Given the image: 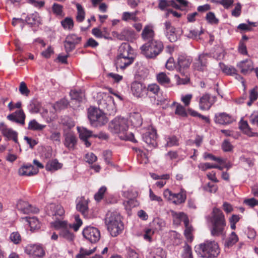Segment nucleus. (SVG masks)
I'll return each mask as SVG.
<instances>
[{"instance_id": "f257e3e1", "label": "nucleus", "mask_w": 258, "mask_h": 258, "mask_svg": "<svg viewBox=\"0 0 258 258\" xmlns=\"http://www.w3.org/2000/svg\"><path fill=\"white\" fill-rule=\"evenodd\" d=\"M211 223L210 232L212 236L219 237L225 235L226 222L222 211L217 208L213 209L210 218Z\"/></svg>"}, {"instance_id": "f03ea898", "label": "nucleus", "mask_w": 258, "mask_h": 258, "mask_svg": "<svg viewBox=\"0 0 258 258\" xmlns=\"http://www.w3.org/2000/svg\"><path fill=\"white\" fill-rule=\"evenodd\" d=\"M105 223L108 231L112 237H116L121 234L124 229L121 216L117 211H108L106 214Z\"/></svg>"}, {"instance_id": "7ed1b4c3", "label": "nucleus", "mask_w": 258, "mask_h": 258, "mask_svg": "<svg viewBox=\"0 0 258 258\" xmlns=\"http://www.w3.org/2000/svg\"><path fill=\"white\" fill-rule=\"evenodd\" d=\"M197 254L203 258L217 257L220 253L218 243L214 240L205 241L195 247Z\"/></svg>"}, {"instance_id": "20e7f679", "label": "nucleus", "mask_w": 258, "mask_h": 258, "mask_svg": "<svg viewBox=\"0 0 258 258\" xmlns=\"http://www.w3.org/2000/svg\"><path fill=\"white\" fill-rule=\"evenodd\" d=\"M191 62L192 59L186 55H180L178 56L177 58V70L184 78H180L178 75H175L177 85L186 84L189 82L187 70Z\"/></svg>"}, {"instance_id": "39448f33", "label": "nucleus", "mask_w": 258, "mask_h": 258, "mask_svg": "<svg viewBox=\"0 0 258 258\" xmlns=\"http://www.w3.org/2000/svg\"><path fill=\"white\" fill-rule=\"evenodd\" d=\"M164 45L161 41L155 40L146 42L140 48L141 53L148 58H155L163 51Z\"/></svg>"}, {"instance_id": "423d86ee", "label": "nucleus", "mask_w": 258, "mask_h": 258, "mask_svg": "<svg viewBox=\"0 0 258 258\" xmlns=\"http://www.w3.org/2000/svg\"><path fill=\"white\" fill-rule=\"evenodd\" d=\"M88 117L91 124L95 126H102L107 122L105 114L99 109L90 107L88 110Z\"/></svg>"}, {"instance_id": "0eeeda50", "label": "nucleus", "mask_w": 258, "mask_h": 258, "mask_svg": "<svg viewBox=\"0 0 258 258\" xmlns=\"http://www.w3.org/2000/svg\"><path fill=\"white\" fill-rule=\"evenodd\" d=\"M128 129L127 120L122 117H116L109 124V130L112 134L124 132Z\"/></svg>"}, {"instance_id": "6e6552de", "label": "nucleus", "mask_w": 258, "mask_h": 258, "mask_svg": "<svg viewBox=\"0 0 258 258\" xmlns=\"http://www.w3.org/2000/svg\"><path fill=\"white\" fill-rule=\"evenodd\" d=\"M83 236L91 243H96L100 238V232L96 227L88 226L82 232Z\"/></svg>"}, {"instance_id": "1a4fd4ad", "label": "nucleus", "mask_w": 258, "mask_h": 258, "mask_svg": "<svg viewBox=\"0 0 258 258\" xmlns=\"http://www.w3.org/2000/svg\"><path fill=\"white\" fill-rule=\"evenodd\" d=\"M157 134L156 129L151 127L143 134V141L150 147L155 148L157 146Z\"/></svg>"}, {"instance_id": "9d476101", "label": "nucleus", "mask_w": 258, "mask_h": 258, "mask_svg": "<svg viewBox=\"0 0 258 258\" xmlns=\"http://www.w3.org/2000/svg\"><path fill=\"white\" fill-rule=\"evenodd\" d=\"M177 218L180 221H183L185 226L184 234L188 241L191 242L193 240V228L189 225V219L187 215L183 212L177 214Z\"/></svg>"}, {"instance_id": "9b49d317", "label": "nucleus", "mask_w": 258, "mask_h": 258, "mask_svg": "<svg viewBox=\"0 0 258 258\" xmlns=\"http://www.w3.org/2000/svg\"><path fill=\"white\" fill-rule=\"evenodd\" d=\"M131 91L133 95L137 98H142L147 95V89L144 83L134 81L131 84Z\"/></svg>"}, {"instance_id": "f8f14e48", "label": "nucleus", "mask_w": 258, "mask_h": 258, "mask_svg": "<svg viewBox=\"0 0 258 258\" xmlns=\"http://www.w3.org/2000/svg\"><path fill=\"white\" fill-rule=\"evenodd\" d=\"M25 252L32 258L41 257L44 255V251L40 245H28L25 248Z\"/></svg>"}, {"instance_id": "ddd939ff", "label": "nucleus", "mask_w": 258, "mask_h": 258, "mask_svg": "<svg viewBox=\"0 0 258 258\" xmlns=\"http://www.w3.org/2000/svg\"><path fill=\"white\" fill-rule=\"evenodd\" d=\"M77 130L79 134V137L85 145L86 147H89L91 143L88 141V139L90 137H94L95 138H100L97 135H94L92 132L84 127H77Z\"/></svg>"}, {"instance_id": "4468645a", "label": "nucleus", "mask_w": 258, "mask_h": 258, "mask_svg": "<svg viewBox=\"0 0 258 258\" xmlns=\"http://www.w3.org/2000/svg\"><path fill=\"white\" fill-rule=\"evenodd\" d=\"M210 55L208 53H202L199 55L198 59L194 63V69L197 71L204 72L207 69L208 58Z\"/></svg>"}, {"instance_id": "2eb2a0df", "label": "nucleus", "mask_w": 258, "mask_h": 258, "mask_svg": "<svg viewBox=\"0 0 258 258\" xmlns=\"http://www.w3.org/2000/svg\"><path fill=\"white\" fill-rule=\"evenodd\" d=\"M16 206L18 210L24 214L37 213L39 212L38 208L22 200L19 201Z\"/></svg>"}, {"instance_id": "dca6fc26", "label": "nucleus", "mask_w": 258, "mask_h": 258, "mask_svg": "<svg viewBox=\"0 0 258 258\" xmlns=\"http://www.w3.org/2000/svg\"><path fill=\"white\" fill-rule=\"evenodd\" d=\"M88 203L89 200L86 199L84 197H81L77 200L76 209L85 217H87L88 215Z\"/></svg>"}, {"instance_id": "f3484780", "label": "nucleus", "mask_w": 258, "mask_h": 258, "mask_svg": "<svg viewBox=\"0 0 258 258\" xmlns=\"http://www.w3.org/2000/svg\"><path fill=\"white\" fill-rule=\"evenodd\" d=\"M64 145L69 150H74L77 144V138L72 132L64 134Z\"/></svg>"}, {"instance_id": "a211bd4d", "label": "nucleus", "mask_w": 258, "mask_h": 258, "mask_svg": "<svg viewBox=\"0 0 258 258\" xmlns=\"http://www.w3.org/2000/svg\"><path fill=\"white\" fill-rule=\"evenodd\" d=\"M165 34L168 39L171 42H174L178 39L175 33V28L171 25L169 21L164 23Z\"/></svg>"}, {"instance_id": "6ab92c4d", "label": "nucleus", "mask_w": 258, "mask_h": 258, "mask_svg": "<svg viewBox=\"0 0 258 258\" xmlns=\"http://www.w3.org/2000/svg\"><path fill=\"white\" fill-rule=\"evenodd\" d=\"M135 56H124L118 55L116 60V67L122 70L125 69L134 61Z\"/></svg>"}, {"instance_id": "aec40b11", "label": "nucleus", "mask_w": 258, "mask_h": 258, "mask_svg": "<svg viewBox=\"0 0 258 258\" xmlns=\"http://www.w3.org/2000/svg\"><path fill=\"white\" fill-rule=\"evenodd\" d=\"M64 214L63 207L60 205L50 204L48 214L52 216L54 219H62Z\"/></svg>"}, {"instance_id": "412c9836", "label": "nucleus", "mask_w": 258, "mask_h": 258, "mask_svg": "<svg viewBox=\"0 0 258 258\" xmlns=\"http://www.w3.org/2000/svg\"><path fill=\"white\" fill-rule=\"evenodd\" d=\"M0 131L4 136L7 138L9 140H13L15 143H18V134L11 128H9L3 123H0Z\"/></svg>"}, {"instance_id": "4be33fe9", "label": "nucleus", "mask_w": 258, "mask_h": 258, "mask_svg": "<svg viewBox=\"0 0 258 258\" xmlns=\"http://www.w3.org/2000/svg\"><path fill=\"white\" fill-rule=\"evenodd\" d=\"M214 120L217 123L228 124L232 123L234 119L232 116L229 114L223 112L216 114Z\"/></svg>"}, {"instance_id": "5701e85b", "label": "nucleus", "mask_w": 258, "mask_h": 258, "mask_svg": "<svg viewBox=\"0 0 258 258\" xmlns=\"http://www.w3.org/2000/svg\"><path fill=\"white\" fill-rule=\"evenodd\" d=\"M7 118L13 122L19 123L22 125L25 123V114L23 110L20 109L15 113L9 114Z\"/></svg>"}, {"instance_id": "b1692460", "label": "nucleus", "mask_w": 258, "mask_h": 258, "mask_svg": "<svg viewBox=\"0 0 258 258\" xmlns=\"http://www.w3.org/2000/svg\"><path fill=\"white\" fill-rule=\"evenodd\" d=\"M18 172L21 176H31L36 174L38 172V169L31 164H27L20 167Z\"/></svg>"}, {"instance_id": "393cba45", "label": "nucleus", "mask_w": 258, "mask_h": 258, "mask_svg": "<svg viewBox=\"0 0 258 258\" xmlns=\"http://www.w3.org/2000/svg\"><path fill=\"white\" fill-rule=\"evenodd\" d=\"M211 96L208 93H205L200 98L199 107L202 110H209L213 104L210 100Z\"/></svg>"}, {"instance_id": "a878e982", "label": "nucleus", "mask_w": 258, "mask_h": 258, "mask_svg": "<svg viewBox=\"0 0 258 258\" xmlns=\"http://www.w3.org/2000/svg\"><path fill=\"white\" fill-rule=\"evenodd\" d=\"M118 55L134 56V49L128 43H122L119 47Z\"/></svg>"}, {"instance_id": "bb28decb", "label": "nucleus", "mask_w": 258, "mask_h": 258, "mask_svg": "<svg viewBox=\"0 0 258 258\" xmlns=\"http://www.w3.org/2000/svg\"><path fill=\"white\" fill-rule=\"evenodd\" d=\"M237 67L240 69L241 73L243 74H246L253 69V62L250 59H248L239 62L237 63Z\"/></svg>"}, {"instance_id": "cd10ccee", "label": "nucleus", "mask_w": 258, "mask_h": 258, "mask_svg": "<svg viewBox=\"0 0 258 258\" xmlns=\"http://www.w3.org/2000/svg\"><path fill=\"white\" fill-rule=\"evenodd\" d=\"M154 36L155 32L152 28L149 26H145L142 33L143 39L147 42L155 40Z\"/></svg>"}, {"instance_id": "c85d7f7f", "label": "nucleus", "mask_w": 258, "mask_h": 258, "mask_svg": "<svg viewBox=\"0 0 258 258\" xmlns=\"http://www.w3.org/2000/svg\"><path fill=\"white\" fill-rule=\"evenodd\" d=\"M186 199V191L181 189L177 194H173L171 201L175 205H179L185 202Z\"/></svg>"}, {"instance_id": "c756f323", "label": "nucleus", "mask_w": 258, "mask_h": 258, "mask_svg": "<svg viewBox=\"0 0 258 258\" xmlns=\"http://www.w3.org/2000/svg\"><path fill=\"white\" fill-rule=\"evenodd\" d=\"M166 252L160 247H153L147 256V258H165Z\"/></svg>"}, {"instance_id": "7c9ffc66", "label": "nucleus", "mask_w": 258, "mask_h": 258, "mask_svg": "<svg viewBox=\"0 0 258 258\" xmlns=\"http://www.w3.org/2000/svg\"><path fill=\"white\" fill-rule=\"evenodd\" d=\"M136 38V34L133 30H123L118 35V38L122 40L132 41Z\"/></svg>"}, {"instance_id": "2f4dec72", "label": "nucleus", "mask_w": 258, "mask_h": 258, "mask_svg": "<svg viewBox=\"0 0 258 258\" xmlns=\"http://www.w3.org/2000/svg\"><path fill=\"white\" fill-rule=\"evenodd\" d=\"M239 127L245 135L249 137H258V133L256 132H252L251 128L249 126L246 121H241Z\"/></svg>"}, {"instance_id": "473e14b6", "label": "nucleus", "mask_w": 258, "mask_h": 258, "mask_svg": "<svg viewBox=\"0 0 258 258\" xmlns=\"http://www.w3.org/2000/svg\"><path fill=\"white\" fill-rule=\"evenodd\" d=\"M92 34L97 38H104L106 39L110 38L109 33L107 32L106 28H104L103 31H101L98 28H94L92 30Z\"/></svg>"}, {"instance_id": "72a5a7b5", "label": "nucleus", "mask_w": 258, "mask_h": 258, "mask_svg": "<svg viewBox=\"0 0 258 258\" xmlns=\"http://www.w3.org/2000/svg\"><path fill=\"white\" fill-rule=\"evenodd\" d=\"M130 120L132 125L136 127L141 126L143 123L142 116L139 112L132 113L130 116Z\"/></svg>"}, {"instance_id": "f704fd0d", "label": "nucleus", "mask_w": 258, "mask_h": 258, "mask_svg": "<svg viewBox=\"0 0 258 258\" xmlns=\"http://www.w3.org/2000/svg\"><path fill=\"white\" fill-rule=\"evenodd\" d=\"M157 82L165 87L169 86L170 83V79L163 72L160 73L156 75Z\"/></svg>"}, {"instance_id": "c9c22d12", "label": "nucleus", "mask_w": 258, "mask_h": 258, "mask_svg": "<svg viewBox=\"0 0 258 258\" xmlns=\"http://www.w3.org/2000/svg\"><path fill=\"white\" fill-rule=\"evenodd\" d=\"M61 167L62 164L59 163L57 159L49 161L45 166L46 170L50 171H56Z\"/></svg>"}, {"instance_id": "e433bc0d", "label": "nucleus", "mask_w": 258, "mask_h": 258, "mask_svg": "<svg viewBox=\"0 0 258 258\" xmlns=\"http://www.w3.org/2000/svg\"><path fill=\"white\" fill-rule=\"evenodd\" d=\"M24 219L29 224L31 231L38 229L40 228V224L38 219L35 217H26Z\"/></svg>"}, {"instance_id": "4c0bfd02", "label": "nucleus", "mask_w": 258, "mask_h": 258, "mask_svg": "<svg viewBox=\"0 0 258 258\" xmlns=\"http://www.w3.org/2000/svg\"><path fill=\"white\" fill-rule=\"evenodd\" d=\"M69 227L63 228L59 232V235L60 237L65 239L68 241H73L75 238L74 234L70 231Z\"/></svg>"}, {"instance_id": "58836bf2", "label": "nucleus", "mask_w": 258, "mask_h": 258, "mask_svg": "<svg viewBox=\"0 0 258 258\" xmlns=\"http://www.w3.org/2000/svg\"><path fill=\"white\" fill-rule=\"evenodd\" d=\"M238 241V237L234 232H232L229 236L225 240L224 246L229 248L232 247Z\"/></svg>"}, {"instance_id": "ea45409f", "label": "nucleus", "mask_w": 258, "mask_h": 258, "mask_svg": "<svg viewBox=\"0 0 258 258\" xmlns=\"http://www.w3.org/2000/svg\"><path fill=\"white\" fill-rule=\"evenodd\" d=\"M219 67L222 71L227 75L233 76L237 72L234 67L226 66L222 62L219 63Z\"/></svg>"}, {"instance_id": "a19ab883", "label": "nucleus", "mask_w": 258, "mask_h": 258, "mask_svg": "<svg viewBox=\"0 0 258 258\" xmlns=\"http://www.w3.org/2000/svg\"><path fill=\"white\" fill-rule=\"evenodd\" d=\"M70 95L72 99L78 102H81L85 97L84 92L81 90H72L71 91Z\"/></svg>"}, {"instance_id": "79ce46f5", "label": "nucleus", "mask_w": 258, "mask_h": 258, "mask_svg": "<svg viewBox=\"0 0 258 258\" xmlns=\"http://www.w3.org/2000/svg\"><path fill=\"white\" fill-rule=\"evenodd\" d=\"M46 127V125L39 123L35 119L31 120L28 123V129L31 131H40Z\"/></svg>"}, {"instance_id": "37998d69", "label": "nucleus", "mask_w": 258, "mask_h": 258, "mask_svg": "<svg viewBox=\"0 0 258 258\" xmlns=\"http://www.w3.org/2000/svg\"><path fill=\"white\" fill-rule=\"evenodd\" d=\"M55 220L51 223V226L56 230H61L63 228L69 227L68 222L66 221H62L61 219H55Z\"/></svg>"}, {"instance_id": "c03bdc74", "label": "nucleus", "mask_w": 258, "mask_h": 258, "mask_svg": "<svg viewBox=\"0 0 258 258\" xmlns=\"http://www.w3.org/2000/svg\"><path fill=\"white\" fill-rule=\"evenodd\" d=\"M74 217L75 219L74 222V223L69 225V228H72L74 231L77 232L82 225L83 221L78 214L74 215Z\"/></svg>"}, {"instance_id": "a18cd8bd", "label": "nucleus", "mask_w": 258, "mask_h": 258, "mask_svg": "<svg viewBox=\"0 0 258 258\" xmlns=\"http://www.w3.org/2000/svg\"><path fill=\"white\" fill-rule=\"evenodd\" d=\"M76 7L77 10L76 20L78 22H82L85 19V11L82 6L79 4L76 5Z\"/></svg>"}, {"instance_id": "49530a36", "label": "nucleus", "mask_w": 258, "mask_h": 258, "mask_svg": "<svg viewBox=\"0 0 258 258\" xmlns=\"http://www.w3.org/2000/svg\"><path fill=\"white\" fill-rule=\"evenodd\" d=\"M150 226L152 227L155 231L161 230L162 228L165 226V223L161 219L157 218L155 219L152 223L150 224Z\"/></svg>"}, {"instance_id": "de8ad7c7", "label": "nucleus", "mask_w": 258, "mask_h": 258, "mask_svg": "<svg viewBox=\"0 0 258 258\" xmlns=\"http://www.w3.org/2000/svg\"><path fill=\"white\" fill-rule=\"evenodd\" d=\"M176 104V109L175 110V114L182 117H186L187 113L186 111L185 108L181 104L173 102L172 105Z\"/></svg>"}, {"instance_id": "09e8293b", "label": "nucleus", "mask_w": 258, "mask_h": 258, "mask_svg": "<svg viewBox=\"0 0 258 258\" xmlns=\"http://www.w3.org/2000/svg\"><path fill=\"white\" fill-rule=\"evenodd\" d=\"M121 20L123 21L128 22L133 21V22H137L139 20L138 17H134L131 12H125L122 14Z\"/></svg>"}, {"instance_id": "8fccbe9b", "label": "nucleus", "mask_w": 258, "mask_h": 258, "mask_svg": "<svg viewBox=\"0 0 258 258\" xmlns=\"http://www.w3.org/2000/svg\"><path fill=\"white\" fill-rule=\"evenodd\" d=\"M61 25L64 29L72 30L74 27V21L72 18L67 17L61 21Z\"/></svg>"}, {"instance_id": "3c124183", "label": "nucleus", "mask_w": 258, "mask_h": 258, "mask_svg": "<svg viewBox=\"0 0 258 258\" xmlns=\"http://www.w3.org/2000/svg\"><path fill=\"white\" fill-rule=\"evenodd\" d=\"M146 89L147 93L149 92L155 95H158L160 91V87L155 83L149 84L147 88L146 87Z\"/></svg>"}, {"instance_id": "603ef678", "label": "nucleus", "mask_w": 258, "mask_h": 258, "mask_svg": "<svg viewBox=\"0 0 258 258\" xmlns=\"http://www.w3.org/2000/svg\"><path fill=\"white\" fill-rule=\"evenodd\" d=\"M258 98V92L257 91V87L253 88L250 91L249 100L247 102V104L250 106L252 102L255 101Z\"/></svg>"}, {"instance_id": "864d4df0", "label": "nucleus", "mask_w": 258, "mask_h": 258, "mask_svg": "<svg viewBox=\"0 0 258 258\" xmlns=\"http://www.w3.org/2000/svg\"><path fill=\"white\" fill-rule=\"evenodd\" d=\"M182 257V258H193L191 247L186 243L183 246Z\"/></svg>"}, {"instance_id": "5fc2aeb1", "label": "nucleus", "mask_w": 258, "mask_h": 258, "mask_svg": "<svg viewBox=\"0 0 258 258\" xmlns=\"http://www.w3.org/2000/svg\"><path fill=\"white\" fill-rule=\"evenodd\" d=\"M187 111L188 112L190 115L194 117H199V118L204 120L206 123H210V119L208 117L203 115L201 114L198 113L197 111H195L191 108H188Z\"/></svg>"}, {"instance_id": "6e6d98bb", "label": "nucleus", "mask_w": 258, "mask_h": 258, "mask_svg": "<svg viewBox=\"0 0 258 258\" xmlns=\"http://www.w3.org/2000/svg\"><path fill=\"white\" fill-rule=\"evenodd\" d=\"M107 188L105 186H101L98 191L95 194L94 199L97 201H100L104 197V195L106 191Z\"/></svg>"}, {"instance_id": "4d7b16f0", "label": "nucleus", "mask_w": 258, "mask_h": 258, "mask_svg": "<svg viewBox=\"0 0 258 258\" xmlns=\"http://www.w3.org/2000/svg\"><path fill=\"white\" fill-rule=\"evenodd\" d=\"M204 158L205 159H208L211 160L215 161L219 164H223L225 162L222 158L220 157H217L214 156L213 154L208 153H204Z\"/></svg>"}, {"instance_id": "13d9d810", "label": "nucleus", "mask_w": 258, "mask_h": 258, "mask_svg": "<svg viewBox=\"0 0 258 258\" xmlns=\"http://www.w3.org/2000/svg\"><path fill=\"white\" fill-rule=\"evenodd\" d=\"M123 205L126 210H130L132 208L136 207L138 205V202L136 199H132L127 201H124Z\"/></svg>"}, {"instance_id": "bf43d9fd", "label": "nucleus", "mask_w": 258, "mask_h": 258, "mask_svg": "<svg viewBox=\"0 0 258 258\" xmlns=\"http://www.w3.org/2000/svg\"><path fill=\"white\" fill-rule=\"evenodd\" d=\"M206 19L209 23L211 24H217L219 22V20L216 18L214 13L211 12L207 14Z\"/></svg>"}, {"instance_id": "052dcab7", "label": "nucleus", "mask_w": 258, "mask_h": 258, "mask_svg": "<svg viewBox=\"0 0 258 258\" xmlns=\"http://www.w3.org/2000/svg\"><path fill=\"white\" fill-rule=\"evenodd\" d=\"M68 41H71L72 43L75 45L78 44L80 43L82 40V37L78 36V35L72 34L68 35L66 38Z\"/></svg>"}, {"instance_id": "680f3d73", "label": "nucleus", "mask_w": 258, "mask_h": 258, "mask_svg": "<svg viewBox=\"0 0 258 258\" xmlns=\"http://www.w3.org/2000/svg\"><path fill=\"white\" fill-rule=\"evenodd\" d=\"M19 90L20 93L25 96H28L30 93V90L28 88L26 84L24 82L20 83Z\"/></svg>"}, {"instance_id": "e2e57ef3", "label": "nucleus", "mask_w": 258, "mask_h": 258, "mask_svg": "<svg viewBox=\"0 0 258 258\" xmlns=\"http://www.w3.org/2000/svg\"><path fill=\"white\" fill-rule=\"evenodd\" d=\"M178 145V139L175 136L169 137L167 139L166 146L168 147H172Z\"/></svg>"}, {"instance_id": "0e129e2a", "label": "nucleus", "mask_w": 258, "mask_h": 258, "mask_svg": "<svg viewBox=\"0 0 258 258\" xmlns=\"http://www.w3.org/2000/svg\"><path fill=\"white\" fill-rule=\"evenodd\" d=\"M51 135L49 139L53 142H56L58 143L60 142L61 134L60 132L57 131H50Z\"/></svg>"}, {"instance_id": "69168bd1", "label": "nucleus", "mask_w": 258, "mask_h": 258, "mask_svg": "<svg viewBox=\"0 0 258 258\" xmlns=\"http://www.w3.org/2000/svg\"><path fill=\"white\" fill-rule=\"evenodd\" d=\"M69 105V102L65 99H62L57 102L55 105V108L56 109H58L61 110L67 107Z\"/></svg>"}, {"instance_id": "338daca9", "label": "nucleus", "mask_w": 258, "mask_h": 258, "mask_svg": "<svg viewBox=\"0 0 258 258\" xmlns=\"http://www.w3.org/2000/svg\"><path fill=\"white\" fill-rule=\"evenodd\" d=\"M63 7L58 4H54L52 7L53 13L57 16H61L62 14Z\"/></svg>"}, {"instance_id": "774afa93", "label": "nucleus", "mask_w": 258, "mask_h": 258, "mask_svg": "<svg viewBox=\"0 0 258 258\" xmlns=\"http://www.w3.org/2000/svg\"><path fill=\"white\" fill-rule=\"evenodd\" d=\"M155 230L153 228H147L145 231V234L144 235V238L145 240L149 241H151L152 236L155 233Z\"/></svg>"}]
</instances>
